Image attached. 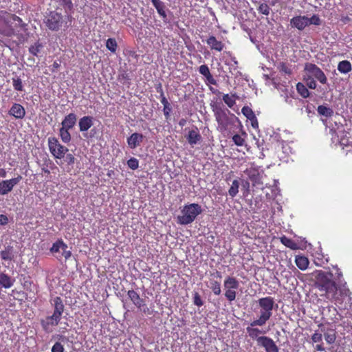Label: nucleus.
Segmentation results:
<instances>
[{
    "instance_id": "16",
    "label": "nucleus",
    "mask_w": 352,
    "mask_h": 352,
    "mask_svg": "<svg viewBox=\"0 0 352 352\" xmlns=\"http://www.w3.org/2000/svg\"><path fill=\"white\" fill-rule=\"evenodd\" d=\"M8 113L16 119H23L25 116V108L19 103H14L10 109Z\"/></svg>"
},
{
    "instance_id": "18",
    "label": "nucleus",
    "mask_w": 352,
    "mask_h": 352,
    "mask_svg": "<svg viewBox=\"0 0 352 352\" xmlns=\"http://www.w3.org/2000/svg\"><path fill=\"white\" fill-rule=\"evenodd\" d=\"M255 326H250L246 328L247 333L250 338L252 340H255L257 342V344H259V339L262 336H259L260 334H265L268 329L267 330H261L258 328L254 327Z\"/></svg>"
},
{
    "instance_id": "28",
    "label": "nucleus",
    "mask_w": 352,
    "mask_h": 352,
    "mask_svg": "<svg viewBox=\"0 0 352 352\" xmlns=\"http://www.w3.org/2000/svg\"><path fill=\"white\" fill-rule=\"evenodd\" d=\"M247 136V133L245 131H242L241 134H234L232 136V141L235 145L243 146L245 145Z\"/></svg>"
},
{
    "instance_id": "47",
    "label": "nucleus",
    "mask_w": 352,
    "mask_h": 352,
    "mask_svg": "<svg viewBox=\"0 0 352 352\" xmlns=\"http://www.w3.org/2000/svg\"><path fill=\"white\" fill-rule=\"evenodd\" d=\"M193 302L198 307H201L204 305V302L198 292H195L193 294Z\"/></svg>"
},
{
    "instance_id": "13",
    "label": "nucleus",
    "mask_w": 352,
    "mask_h": 352,
    "mask_svg": "<svg viewBox=\"0 0 352 352\" xmlns=\"http://www.w3.org/2000/svg\"><path fill=\"white\" fill-rule=\"evenodd\" d=\"M258 346L263 347L265 352H279L278 347L275 342L267 336H264L259 339Z\"/></svg>"
},
{
    "instance_id": "42",
    "label": "nucleus",
    "mask_w": 352,
    "mask_h": 352,
    "mask_svg": "<svg viewBox=\"0 0 352 352\" xmlns=\"http://www.w3.org/2000/svg\"><path fill=\"white\" fill-rule=\"evenodd\" d=\"M308 25H320L322 23L321 19L317 14H313L310 18L308 17Z\"/></svg>"
},
{
    "instance_id": "21",
    "label": "nucleus",
    "mask_w": 352,
    "mask_h": 352,
    "mask_svg": "<svg viewBox=\"0 0 352 352\" xmlns=\"http://www.w3.org/2000/svg\"><path fill=\"white\" fill-rule=\"evenodd\" d=\"M77 117L76 115L71 113L67 115L61 122L62 126L67 129H72L76 122Z\"/></svg>"
},
{
    "instance_id": "33",
    "label": "nucleus",
    "mask_w": 352,
    "mask_h": 352,
    "mask_svg": "<svg viewBox=\"0 0 352 352\" xmlns=\"http://www.w3.org/2000/svg\"><path fill=\"white\" fill-rule=\"evenodd\" d=\"M13 88L15 91H24V87L23 81L19 76H14L12 78Z\"/></svg>"
},
{
    "instance_id": "46",
    "label": "nucleus",
    "mask_w": 352,
    "mask_h": 352,
    "mask_svg": "<svg viewBox=\"0 0 352 352\" xmlns=\"http://www.w3.org/2000/svg\"><path fill=\"white\" fill-rule=\"evenodd\" d=\"M258 10L263 14L268 15L270 14V8L267 3H261L258 7Z\"/></svg>"
},
{
    "instance_id": "61",
    "label": "nucleus",
    "mask_w": 352,
    "mask_h": 352,
    "mask_svg": "<svg viewBox=\"0 0 352 352\" xmlns=\"http://www.w3.org/2000/svg\"><path fill=\"white\" fill-rule=\"evenodd\" d=\"M60 64L57 61H54L52 65L51 71L55 72L60 67Z\"/></svg>"
},
{
    "instance_id": "57",
    "label": "nucleus",
    "mask_w": 352,
    "mask_h": 352,
    "mask_svg": "<svg viewBox=\"0 0 352 352\" xmlns=\"http://www.w3.org/2000/svg\"><path fill=\"white\" fill-rule=\"evenodd\" d=\"M9 222L8 218L5 214H0V225L5 226Z\"/></svg>"
},
{
    "instance_id": "52",
    "label": "nucleus",
    "mask_w": 352,
    "mask_h": 352,
    "mask_svg": "<svg viewBox=\"0 0 352 352\" xmlns=\"http://www.w3.org/2000/svg\"><path fill=\"white\" fill-rule=\"evenodd\" d=\"M242 187H243V189L244 190L243 195L248 196V194L250 193V182L247 180H243L242 182Z\"/></svg>"
},
{
    "instance_id": "14",
    "label": "nucleus",
    "mask_w": 352,
    "mask_h": 352,
    "mask_svg": "<svg viewBox=\"0 0 352 352\" xmlns=\"http://www.w3.org/2000/svg\"><path fill=\"white\" fill-rule=\"evenodd\" d=\"M308 17L307 16H296L291 19L290 25L300 31L308 26Z\"/></svg>"
},
{
    "instance_id": "40",
    "label": "nucleus",
    "mask_w": 352,
    "mask_h": 352,
    "mask_svg": "<svg viewBox=\"0 0 352 352\" xmlns=\"http://www.w3.org/2000/svg\"><path fill=\"white\" fill-rule=\"evenodd\" d=\"M210 288L215 295H219L221 292V283L217 280H211L210 283Z\"/></svg>"
},
{
    "instance_id": "41",
    "label": "nucleus",
    "mask_w": 352,
    "mask_h": 352,
    "mask_svg": "<svg viewBox=\"0 0 352 352\" xmlns=\"http://www.w3.org/2000/svg\"><path fill=\"white\" fill-rule=\"evenodd\" d=\"M236 289H225V296L229 302H232L236 296Z\"/></svg>"
},
{
    "instance_id": "15",
    "label": "nucleus",
    "mask_w": 352,
    "mask_h": 352,
    "mask_svg": "<svg viewBox=\"0 0 352 352\" xmlns=\"http://www.w3.org/2000/svg\"><path fill=\"white\" fill-rule=\"evenodd\" d=\"M186 138L188 143L192 146L199 143L202 140L201 135L197 126H195L193 129L190 130Z\"/></svg>"
},
{
    "instance_id": "59",
    "label": "nucleus",
    "mask_w": 352,
    "mask_h": 352,
    "mask_svg": "<svg viewBox=\"0 0 352 352\" xmlns=\"http://www.w3.org/2000/svg\"><path fill=\"white\" fill-rule=\"evenodd\" d=\"M206 78L210 84L213 85H217V80L214 78L211 74L209 76H206Z\"/></svg>"
},
{
    "instance_id": "44",
    "label": "nucleus",
    "mask_w": 352,
    "mask_h": 352,
    "mask_svg": "<svg viewBox=\"0 0 352 352\" xmlns=\"http://www.w3.org/2000/svg\"><path fill=\"white\" fill-rule=\"evenodd\" d=\"M127 165L131 169L136 170L139 167V161L135 157H131L127 161Z\"/></svg>"
},
{
    "instance_id": "35",
    "label": "nucleus",
    "mask_w": 352,
    "mask_h": 352,
    "mask_svg": "<svg viewBox=\"0 0 352 352\" xmlns=\"http://www.w3.org/2000/svg\"><path fill=\"white\" fill-rule=\"evenodd\" d=\"M317 111L320 115L324 116L327 118L331 117L333 114V111L331 108L324 105L318 106Z\"/></svg>"
},
{
    "instance_id": "22",
    "label": "nucleus",
    "mask_w": 352,
    "mask_h": 352,
    "mask_svg": "<svg viewBox=\"0 0 352 352\" xmlns=\"http://www.w3.org/2000/svg\"><path fill=\"white\" fill-rule=\"evenodd\" d=\"M0 255L3 261H11L14 257V248L12 245H7L0 252Z\"/></svg>"
},
{
    "instance_id": "48",
    "label": "nucleus",
    "mask_w": 352,
    "mask_h": 352,
    "mask_svg": "<svg viewBox=\"0 0 352 352\" xmlns=\"http://www.w3.org/2000/svg\"><path fill=\"white\" fill-rule=\"evenodd\" d=\"M306 85L311 89H315L317 87V84L314 78L309 76L306 79Z\"/></svg>"
},
{
    "instance_id": "19",
    "label": "nucleus",
    "mask_w": 352,
    "mask_h": 352,
    "mask_svg": "<svg viewBox=\"0 0 352 352\" xmlns=\"http://www.w3.org/2000/svg\"><path fill=\"white\" fill-rule=\"evenodd\" d=\"M206 43L210 46L212 50L217 52H221L225 47L224 43L222 41H218L217 38L212 35L208 38Z\"/></svg>"
},
{
    "instance_id": "20",
    "label": "nucleus",
    "mask_w": 352,
    "mask_h": 352,
    "mask_svg": "<svg viewBox=\"0 0 352 352\" xmlns=\"http://www.w3.org/2000/svg\"><path fill=\"white\" fill-rule=\"evenodd\" d=\"M93 118L91 116H84L79 120L78 126L81 132L88 131L93 125Z\"/></svg>"
},
{
    "instance_id": "12",
    "label": "nucleus",
    "mask_w": 352,
    "mask_h": 352,
    "mask_svg": "<svg viewBox=\"0 0 352 352\" xmlns=\"http://www.w3.org/2000/svg\"><path fill=\"white\" fill-rule=\"evenodd\" d=\"M245 174L248 177L249 179L252 182L254 186L263 184L261 176L258 170L255 167H250L245 169Z\"/></svg>"
},
{
    "instance_id": "31",
    "label": "nucleus",
    "mask_w": 352,
    "mask_h": 352,
    "mask_svg": "<svg viewBox=\"0 0 352 352\" xmlns=\"http://www.w3.org/2000/svg\"><path fill=\"white\" fill-rule=\"evenodd\" d=\"M68 248L67 245L64 243L62 239H58L55 243H53L52 246L50 248V252L52 253H56L62 250V248Z\"/></svg>"
},
{
    "instance_id": "49",
    "label": "nucleus",
    "mask_w": 352,
    "mask_h": 352,
    "mask_svg": "<svg viewBox=\"0 0 352 352\" xmlns=\"http://www.w3.org/2000/svg\"><path fill=\"white\" fill-rule=\"evenodd\" d=\"M52 352H64L63 345L60 342H56L52 347Z\"/></svg>"
},
{
    "instance_id": "4",
    "label": "nucleus",
    "mask_w": 352,
    "mask_h": 352,
    "mask_svg": "<svg viewBox=\"0 0 352 352\" xmlns=\"http://www.w3.org/2000/svg\"><path fill=\"white\" fill-rule=\"evenodd\" d=\"M258 303L261 308V314L258 318L251 322V325L262 327L272 316L274 300L272 297L267 296L259 298Z\"/></svg>"
},
{
    "instance_id": "10",
    "label": "nucleus",
    "mask_w": 352,
    "mask_h": 352,
    "mask_svg": "<svg viewBox=\"0 0 352 352\" xmlns=\"http://www.w3.org/2000/svg\"><path fill=\"white\" fill-rule=\"evenodd\" d=\"M127 295L133 303L144 314L148 313V308L146 306L143 298L133 289L129 290Z\"/></svg>"
},
{
    "instance_id": "36",
    "label": "nucleus",
    "mask_w": 352,
    "mask_h": 352,
    "mask_svg": "<svg viewBox=\"0 0 352 352\" xmlns=\"http://www.w3.org/2000/svg\"><path fill=\"white\" fill-rule=\"evenodd\" d=\"M296 89L298 93L304 98L309 96V91L307 87L302 82H298L296 85Z\"/></svg>"
},
{
    "instance_id": "6",
    "label": "nucleus",
    "mask_w": 352,
    "mask_h": 352,
    "mask_svg": "<svg viewBox=\"0 0 352 352\" xmlns=\"http://www.w3.org/2000/svg\"><path fill=\"white\" fill-rule=\"evenodd\" d=\"M48 146L51 154L55 159L61 160L64 158L65 155L69 151L66 146L60 144L55 137L48 138Z\"/></svg>"
},
{
    "instance_id": "63",
    "label": "nucleus",
    "mask_w": 352,
    "mask_h": 352,
    "mask_svg": "<svg viewBox=\"0 0 352 352\" xmlns=\"http://www.w3.org/2000/svg\"><path fill=\"white\" fill-rule=\"evenodd\" d=\"M210 276L218 278L219 279H221L222 278L221 273L217 270L213 273H211Z\"/></svg>"
},
{
    "instance_id": "34",
    "label": "nucleus",
    "mask_w": 352,
    "mask_h": 352,
    "mask_svg": "<svg viewBox=\"0 0 352 352\" xmlns=\"http://www.w3.org/2000/svg\"><path fill=\"white\" fill-rule=\"evenodd\" d=\"M69 129L61 127L59 131V135L64 143H68L71 141V135L69 132Z\"/></svg>"
},
{
    "instance_id": "45",
    "label": "nucleus",
    "mask_w": 352,
    "mask_h": 352,
    "mask_svg": "<svg viewBox=\"0 0 352 352\" xmlns=\"http://www.w3.org/2000/svg\"><path fill=\"white\" fill-rule=\"evenodd\" d=\"M336 338V333L333 331L324 333V339L328 344L333 343Z\"/></svg>"
},
{
    "instance_id": "25",
    "label": "nucleus",
    "mask_w": 352,
    "mask_h": 352,
    "mask_svg": "<svg viewBox=\"0 0 352 352\" xmlns=\"http://www.w3.org/2000/svg\"><path fill=\"white\" fill-rule=\"evenodd\" d=\"M239 283L235 277L228 276L223 282L225 289H238Z\"/></svg>"
},
{
    "instance_id": "8",
    "label": "nucleus",
    "mask_w": 352,
    "mask_h": 352,
    "mask_svg": "<svg viewBox=\"0 0 352 352\" xmlns=\"http://www.w3.org/2000/svg\"><path fill=\"white\" fill-rule=\"evenodd\" d=\"M305 71L314 78H316L321 84H326L327 78L324 72L318 67L316 64L311 63H307L305 65Z\"/></svg>"
},
{
    "instance_id": "29",
    "label": "nucleus",
    "mask_w": 352,
    "mask_h": 352,
    "mask_svg": "<svg viewBox=\"0 0 352 352\" xmlns=\"http://www.w3.org/2000/svg\"><path fill=\"white\" fill-rule=\"evenodd\" d=\"M352 69L351 63L349 60H342L338 65V70L342 74H347Z\"/></svg>"
},
{
    "instance_id": "50",
    "label": "nucleus",
    "mask_w": 352,
    "mask_h": 352,
    "mask_svg": "<svg viewBox=\"0 0 352 352\" xmlns=\"http://www.w3.org/2000/svg\"><path fill=\"white\" fill-rule=\"evenodd\" d=\"M199 73L203 75L204 76H207L210 74V69L206 65H202L199 68Z\"/></svg>"
},
{
    "instance_id": "27",
    "label": "nucleus",
    "mask_w": 352,
    "mask_h": 352,
    "mask_svg": "<svg viewBox=\"0 0 352 352\" xmlns=\"http://www.w3.org/2000/svg\"><path fill=\"white\" fill-rule=\"evenodd\" d=\"M295 263L297 267L301 270H305L309 265V260L305 256H296Z\"/></svg>"
},
{
    "instance_id": "62",
    "label": "nucleus",
    "mask_w": 352,
    "mask_h": 352,
    "mask_svg": "<svg viewBox=\"0 0 352 352\" xmlns=\"http://www.w3.org/2000/svg\"><path fill=\"white\" fill-rule=\"evenodd\" d=\"M160 101L164 107L167 106L170 104L168 102L167 98H166L165 95H163L162 96H160Z\"/></svg>"
},
{
    "instance_id": "37",
    "label": "nucleus",
    "mask_w": 352,
    "mask_h": 352,
    "mask_svg": "<svg viewBox=\"0 0 352 352\" xmlns=\"http://www.w3.org/2000/svg\"><path fill=\"white\" fill-rule=\"evenodd\" d=\"M239 183L237 179H234L232 182V184L230 188L228 190L229 195L231 197H234L239 192Z\"/></svg>"
},
{
    "instance_id": "5",
    "label": "nucleus",
    "mask_w": 352,
    "mask_h": 352,
    "mask_svg": "<svg viewBox=\"0 0 352 352\" xmlns=\"http://www.w3.org/2000/svg\"><path fill=\"white\" fill-rule=\"evenodd\" d=\"M201 212V208L198 204L185 205L181 211L182 215L177 217V223L181 225L190 224Z\"/></svg>"
},
{
    "instance_id": "23",
    "label": "nucleus",
    "mask_w": 352,
    "mask_h": 352,
    "mask_svg": "<svg viewBox=\"0 0 352 352\" xmlns=\"http://www.w3.org/2000/svg\"><path fill=\"white\" fill-rule=\"evenodd\" d=\"M14 283V279L12 278L10 276L5 273L0 274V286L8 289L10 288Z\"/></svg>"
},
{
    "instance_id": "60",
    "label": "nucleus",
    "mask_w": 352,
    "mask_h": 352,
    "mask_svg": "<svg viewBox=\"0 0 352 352\" xmlns=\"http://www.w3.org/2000/svg\"><path fill=\"white\" fill-rule=\"evenodd\" d=\"M155 89L157 92L160 94V96H162L164 95L162 83L159 82L158 84L155 85Z\"/></svg>"
},
{
    "instance_id": "32",
    "label": "nucleus",
    "mask_w": 352,
    "mask_h": 352,
    "mask_svg": "<svg viewBox=\"0 0 352 352\" xmlns=\"http://www.w3.org/2000/svg\"><path fill=\"white\" fill-rule=\"evenodd\" d=\"M238 98L236 94H233L231 96L229 94H224L223 96V102L229 107L232 108L236 103V99Z\"/></svg>"
},
{
    "instance_id": "39",
    "label": "nucleus",
    "mask_w": 352,
    "mask_h": 352,
    "mask_svg": "<svg viewBox=\"0 0 352 352\" xmlns=\"http://www.w3.org/2000/svg\"><path fill=\"white\" fill-rule=\"evenodd\" d=\"M106 47L112 53H115L118 48V43L115 38H109L106 41Z\"/></svg>"
},
{
    "instance_id": "58",
    "label": "nucleus",
    "mask_w": 352,
    "mask_h": 352,
    "mask_svg": "<svg viewBox=\"0 0 352 352\" xmlns=\"http://www.w3.org/2000/svg\"><path fill=\"white\" fill-rule=\"evenodd\" d=\"M119 80H126L127 81V83L129 84L130 78L128 74L126 72H124L119 75Z\"/></svg>"
},
{
    "instance_id": "11",
    "label": "nucleus",
    "mask_w": 352,
    "mask_h": 352,
    "mask_svg": "<svg viewBox=\"0 0 352 352\" xmlns=\"http://www.w3.org/2000/svg\"><path fill=\"white\" fill-rule=\"evenodd\" d=\"M322 319L327 323H336L339 320L338 311L333 306H328L323 309Z\"/></svg>"
},
{
    "instance_id": "64",
    "label": "nucleus",
    "mask_w": 352,
    "mask_h": 352,
    "mask_svg": "<svg viewBox=\"0 0 352 352\" xmlns=\"http://www.w3.org/2000/svg\"><path fill=\"white\" fill-rule=\"evenodd\" d=\"M7 175V172L6 169L4 168H0V177H6Z\"/></svg>"
},
{
    "instance_id": "43",
    "label": "nucleus",
    "mask_w": 352,
    "mask_h": 352,
    "mask_svg": "<svg viewBox=\"0 0 352 352\" xmlns=\"http://www.w3.org/2000/svg\"><path fill=\"white\" fill-rule=\"evenodd\" d=\"M42 47L43 45L40 43L37 42L29 48V51L34 56H37Z\"/></svg>"
},
{
    "instance_id": "55",
    "label": "nucleus",
    "mask_w": 352,
    "mask_h": 352,
    "mask_svg": "<svg viewBox=\"0 0 352 352\" xmlns=\"http://www.w3.org/2000/svg\"><path fill=\"white\" fill-rule=\"evenodd\" d=\"M333 268L335 270V279L337 280H340V278L342 277V272H341L340 269L338 268L337 265L333 266Z\"/></svg>"
},
{
    "instance_id": "1",
    "label": "nucleus",
    "mask_w": 352,
    "mask_h": 352,
    "mask_svg": "<svg viewBox=\"0 0 352 352\" xmlns=\"http://www.w3.org/2000/svg\"><path fill=\"white\" fill-rule=\"evenodd\" d=\"M332 272L318 271L316 276L315 287L320 292V295L333 302L336 306L341 305L344 299L350 295L349 289L346 287V283L338 285L333 280Z\"/></svg>"
},
{
    "instance_id": "17",
    "label": "nucleus",
    "mask_w": 352,
    "mask_h": 352,
    "mask_svg": "<svg viewBox=\"0 0 352 352\" xmlns=\"http://www.w3.org/2000/svg\"><path fill=\"white\" fill-rule=\"evenodd\" d=\"M144 140L142 133H133L127 138V144L130 148L134 149L139 146Z\"/></svg>"
},
{
    "instance_id": "54",
    "label": "nucleus",
    "mask_w": 352,
    "mask_h": 352,
    "mask_svg": "<svg viewBox=\"0 0 352 352\" xmlns=\"http://www.w3.org/2000/svg\"><path fill=\"white\" fill-rule=\"evenodd\" d=\"M171 111H172V108H171L170 104L167 106L164 107L163 112H164V115L166 119L169 118Z\"/></svg>"
},
{
    "instance_id": "56",
    "label": "nucleus",
    "mask_w": 352,
    "mask_h": 352,
    "mask_svg": "<svg viewBox=\"0 0 352 352\" xmlns=\"http://www.w3.org/2000/svg\"><path fill=\"white\" fill-rule=\"evenodd\" d=\"M63 251L62 256L65 258V260L69 259L72 256V252L70 250H67V248H62Z\"/></svg>"
},
{
    "instance_id": "53",
    "label": "nucleus",
    "mask_w": 352,
    "mask_h": 352,
    "mask_svg": "<svg viewBox=\"0 0 352 352\" xmlns=\"http://www.w3.org/2000/svg\"><path fill=\"white\" fill-rule=\"evenodd\" d=\"M311 340L314 342H321L322 340V336L321 333L316 331L311 336Z\"/></svg>"
},
{
    "instance_id": "38",
    "label": "nucleus",
    "mask_w": 352,
    "mask_h": 352,
    "mask_svg": "<svg viewBox=\"0 0 352 352\" xmlns=\"http://www.w3.org/2000/svg\"><path fill=\"white\" fill-rule=\"evenodd\" d=\"M242 113L250 120H256V116L252 109L248 106H244L241 109Z\"/></svg>"
},
{
    "instance_id": "9",
    "label": "nucleus",
    "mask_w": 352,
    "mask_h": 352,
    "mask_svg": "<svg viewBox=\"0 0 352 352\" xmlns=\"http://www.w3.org/2000/svg\"><path fill=\"white\" fill-rule=\"evenodd\" d=\"M22 179L21 175H18L16 177H14L10 179L2 180L0 182V195H6L11 192L16 184Z\"/></svg>"
},
{
    "instance_id": "30",
    "label": "nucleus",
    "mask_w": 352,
    "mask_h": 352,
    "mask_svg": "<svg viewBox=\"0 0 352 352\" xmlns=\"http://www.w3.org/2000/svg\"><path fill=\"white\" fill-rule=\"evenodd\" d=\"M277 68L279 70V72L284 75H287V76L292 75V73H293L292 69L291 68V66L289 65L287 63H285V62L279 63Z\"/></svg>"
},
{
    "instance_id": "26",
    "label": "nucleus",
    "mask_w": 352,
    "mask_h": 352,
    "mask_svg": "<svg viewBox=\"0 0 352 352\" xmlns=\"http://www.w3.org/2000/svg\"><path fill=\"white\" fill-rule=\"evenodd\" d=\"M280 241L285 246H286L287 248H288L292 250H296L298 249V243H296L292 239H289L285 235L280 237Z\"/></svg>"
},
{
    "instance_id": "3",
    "label": "nucleus",
    "mask_w": 352,
    "mask_h": 352,
    "mask_svg": "<svg viewBox=\"0 0 352 352\" xmlns=\"http://www.w3.org/2000/svg\"><path fill=\"white\" fill-rule=\"evenodd\" d=\"M215 120L218 124V130L222 133H232V128L236 122H239L234 114L228 109L216 107L213 109Z\"/></svg>"
},
{
    "instance_id": "7",
    "label": "nucleus",
    "mask_w": 352,
    "mask_h": 352,
    "mask_svg": "<svg viewBox=\"0 0 352 352\" xmlns=\"http://www.w3.org/2000/svg\"><path fill=\"white\" fill-rule=\"evenodd\" d=\"M45 23L50 30L58 31L63 23V15L56 11H51L46 16Z\"/></svg>"
},
{
    "instance_id": "51",
    "label": "nucleus",
    "mask_w": 352,
    "mask_h": 352,
    "mask_svg": "<svg viewBox=\"0 0 352 352\" xmlns=\"http://www.w3.org/2000/svg\"><path fill=\"white\" fill-rule=\"evenodd\" d=\"M65 157V162L68 164V165H73L75 162V157L73 154L72 153H67Z\"/></svg>"
},
{
    "instance_id": "2",
    "label": "nucleus",
    "mask_w": 352,
    "mask_h": 352,
    "mask_svg": "<svg viewBox=\"0 0 352 352\" xmlns=\"http://www.w3.org/2000/svg\"><path fill=\"white\" fill-rule=\"evenodd\" d=\"M50 302L54 308L52 315L47 316L45 319L41 320V327L46 333L52 332L54 327L60 323L65 309L63 300L59 296L52 299Z\"/></svg>"
},
{
    "instance_id": "24",
    "label": "nucleus",
    "mask_w": 352,
    "mask_h": 352,
    "mask_svg": "<svg viewBox=\"0 0 352 352\" xmlns=\"http://www.w3.org/2000/svg\"><path fill=\"white\" fill-rule=\"evenodd\" d=\"M151 1L160 16H162L164 20H166L167 18V15L165 11L166 7L164 3L160 0H151Z\"/></svg>"
}]
</instances>
